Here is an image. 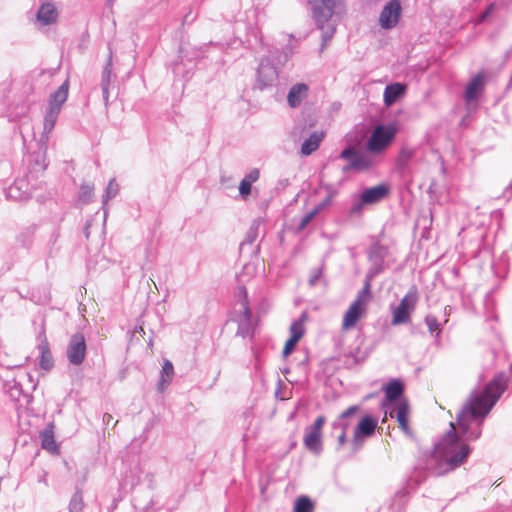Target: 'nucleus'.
I'll list each match as a JSON object with an SVG mask.
<instances>
[{"label":"nucleus","instance_id":"obj_13","mask_svg":"<svg viewBox=\"0 0 512 512\" xmlns=\"http://www.w3.org/2000/svg\"><path fill=\"white\" fill-rule=\"evenodd\" d=\"M40 343H39V350H40V367L45 370L49 371L54 366V359L52 352L50 350L49 342L46 337L45 332L40 333Z\"/></svg>","mask_w":512,"mask_h":512},{"label":"nucleus","instance_id":"obj_15","mask_svg":"<svg viewBox=\"0 0 512 512\" xmlns=\"http://www.w3.org/2000/svg\"><path fill=\"white\" fill-rule=\"evenodd\" d=\"M485 86L484 75L478 73L468 83L465 90V100L467 103L475 101Z\"/></svg>","mask_w":512,"mask_h":512},{"label":"nucleus","instance_id":"obj_24","mask_svg":"<svg viewBox=\"0 0 512 512\" xmlns=\"http://www.w3.org/2000/svg\"><path fill=\"white\" fill-rule=\"evenodd\" d=\"M260 172L258 169H253L249 172L248 175L242 179L239 184V193L243 199H246L251 193L252 183L256 182L259 179Z\"/></svg>","mask_w":512,"mask_h":512},{"label":"nucleus","instance_id":"obj_11","mask_svg":"<svg viewBox=\"0 0 512 512\" xmlns=\"http://www.w3.org/2000/svg\"><path fill=\"white\" fill-rule=\"evenodd\" d=\"M401 11V5L398 0L389 1L380 14V26L384 29H391L395 27L401 16Z\"/></svg>","mask_w":512,"mask_h":512},{"label":"nucleus","instance_id":"obj_1","mask_svg":"<svg viewBox=\"0 0 512 512\" xmlns=\"http://www.w3.org/2000/svg\"><path fill=\"white\" fill-rule=\"evenodd\" d=\"M506 389L503 377H494L485 387L483 392L471 396L467 410L473 418H484L501 397Z\"/></svg>","mask_w":512,"mask_h":512},{"label":"nucleus","instance_id":"obj_29","mask_svg":"<svg viewBox=\"0 0 512 512\" xmlns=\"http://www.w3.org/2000/svg\"><path fill=\"white\" fill-rule=\"evenodd\" d=\"M415 150L408 146H403L398 154L397 165L401 168L406 167L409 162L413 159Z\"/></svg>","mask_w":512,"mask_h":512},{"label":"nucleus","instance_id":"obj_16","mask_svg":"<svg viewBox=\"0 0 512 512\" xmlns=\"http://www.w3.org/2000/svg\"><path fill=\"white\" fill-rule=\"evenodd\" d=\"M410 407L406 400L401 401L396 407V419L399 428L408 436H412L409 426Z\"/></svg>","mask_w":512,"mask_h":512},{"label":"nucleus","instance_id":"obj_37","mask_svg":"<svg viewBox=\"0 0 512 512\" xmlns=\"http://www.w3.org/2000/svg\"><path fill=\"white\" fill-rule=\"evenodd\" d=\"M82 190H83V192H82L81 197H82L84 200L89 199V198H90V196H91L92 188H91V187H89V186H83V187H82Z\"/></svg>","mask_w":512,"mask_h":512},{"label":"nucleus","instance_id":"obj_20","mask_svg":"<svg viewBox=\"0 0 512 512\" xmlns=\"http://www.w3.org/2000/svg\"><path fill=\"white\" fill-rule=\"evenodd\" d=\"M377 427V420L372 418L371 416H365L361 419L359 424L357 425L354 436L358 437H370L374 434L375 429Z\"/></svg>","mask_w":512,"mask_h":512},{"label":"nucleus","instance_id":"obj_18","mask_svg":"<svg viewBox=\"0 0 512 512\" xmlns=\"http://www.w3.org/2000/svg\"><path fill=\"white\" fill-rule=\"evenodd\" d=\"M388 194V188L385 185H377L366 189L361 194V200L366 204H374L382 200Z\"/></svg>","mask_w":512,"mask_h":512},{"label":"nucleus","instance_id":"obj_39","mask_svg":"<svg viewBox=\"0 0 512 512\" xmlns=\"http://www.w3.org/2000/svg\"><path fill=\"white\" fill-rule=\"evenodd\" d=\"M481 434V430L480 428H477L476 431L472 432L469 436H468V440H476L479 438Z\"/></svg>","mask_w":512,"mask_h":512},{"label":"nucleus","instance_id":"obj_5","mask_svg":"<svg viewBox=\"0 0 512 512\" xmlns=\"http://www.w3.org/2000/svg\"><path fill=\"white\" fill-rule=\"evenodd\" d=\"M418 302V290L415 286L411 287L405 296L401 299L398 306L393 311L392 324L394 326L406 324L411 321V314L414 312Z\"/></svg>","mask_w":512,"mask_h":512},{"label":"nucleus","instance_id":"obj_30","mask_svg":"<svg viewBox=\"0 0 512 512\" xmlns=\"http://www.w3.org/2000/svg\"><path fill=\"white\" fill-rule=\"evenodd\" d=\"M425 323H426L428 330L431 334L436 333L437 336L440 334V332H441L440 323L436 316L431 315V314L427 315L425 317Z\"/></svg>","mask_w":512,"mask_h":512},{"label":"nucleus","instance_id":"obj_42","mask_svg":"<svg viewBox=\"0 0 512 512\" xmlns=\"http://www.w3.org/2000/svg\"><path fill=\"white\" fill-rule=\"evenodd\" d=\"M334 31H335V29L332 27V28L330 29V33H329V35L327 36V38L325 37V41H326L327 39H330V38L332 37V35H333Z\"/></svg>","mask_w":512,"mask_h":512},{"label":"nucleus","instance_id":"obj_41","mask_svg":"<svg viewBox=\"0 0 512 512\" xmlns=\"http://www.w3.org/2000/svg\"><path fill=\"white\" fill-rule=\"evenodd\" d=\"M459 427H460L462 433L465 434L467 432V427L462 422H459Z\"/></svg>","mask_w":512,"mask_h":512},{"label":"nucleus","instance_id":"obj_10","mask_svg":"<svg viewBox=\"0 0 512 512\" xmlns=\"http://www.w3.org/2000/svg\"><path fill=\"white\" fill-rule=\"evenodd\" d=\"M67 357L71 364L80 365L86 357V342L82 334H74L67 348Z\"/></svg>","mask_w":512,"mask_h":512},{"label":"nucleus","instance_id":"obj_25","mask_svg":"<svg viewBox=\"0 0 512 512\" xmlns=\"http://www.w3.org/2000/svg\"><path fill=\"white\" fill-rule=\"evenodd\" d=\"M404 391V386L400 380H391L384 387L385 397L388 401H394L398 399Z\"/></svg>","mask_w":512,"mask_h":512},{"label":"nucleus","instance_id":"obj_32","mask_svg":"<svg viewBox=\"0 0 512 512\" xmlns=\"http://www.w3.org/2000/svg\"><path fill=\"white\" fill-rule=\"evenodd\" d=\"M316 214H317V210H313V211H310L309 213H307L301 219V222L299 224V229L300 230L304 229L310 223V221L315 217Z\"/></svg>","mask_w":512,"mask_h":512},{"label":"nucleus","instance_id":"obj_23","mask_svg":"<svg viewBox=\"0 0 512 512\" xmlns=\"http://www.w3.org/2000/svg\"><path fill=\"white\" fill-rule=\"evenodd\" d=\"M58 17L57 10L55 6L51 3L43 4L37 13V19L44 25H49L54 23Z\"/></svg>","mask_w":512,"mask_h":512},{"label":"nucleus","instance_id":"obj_2","mask_svg":"<svg viewBox=\"0 0 512 512\" xmlns=\"http://www.w3.org/2000/svg\"><path fill=\"white\" fill-rule=\"evenodd\" d=\"M451 429L442 438L435 448V453L451 468L460 466L468 457L470 447L467 443L458 439L456 428L450 423Z\"/></svg>","mask_w":512,"mask_h":512},{"label":"nucleus","instance_id":"obj_17","mask_svg":"<svg viewBox=\"0 0 512 512\" xmlns=\"http://www.w3.org/2000/svg\"><path fill=\"white\" fill-rule=\"evenodd\" d=\"M309 91L308 85L297 83L291 87L287 95V101L291 108H296L307 97Z\"/></svg>","mask_w":512,"mask_h":512},{"label":"nucleus","instance_id":"obj_19","mask_svg":"<svg viewBox=\"0 0 512 512\" xmlns=\"http://www.w3.org/2000/svg\"><path fill=\"white\" fill-rule=\"evenodd\" d=\"M406 86L401 83L387 85L384 90V103L386 106L393 105L401 96L404 95Z\"/></svg>","mask_w":512,"mask_h":512},{"label":"nucleus","instance_id":"obj_9","mask_svg":"<svg viewBox=\"0 0 512 512\" xmlns=\"http://www.w3.org/2000/svg\"><path fill=\"white\" fill-rule=\"evenodd\" d=\"M307 321L308 314L306 312H303L300 318L290 325V337L286 340L283 348V356L285 358L288 357L295 350L297 344L305 335V325Z\"/></svg>","mask_w":512,"mask_h":512},{"label":"nucleus","instance_id":"obj_3","mask_svg":"<svg viewBox=\"0 0 512 512\" xmlns=\"http://www.w3.org/2000/svg\"><path fill=\"white\" fill-rule=\"evenodd\" d=\"M371 300V284L367 281L343 315L341 324L343 331L354 328L358 321L366 316Z\"/></svg>","mask_w":512,"mask_h":512},{"label":"nucleus","instance_id":"obj_40","mask_svg":"<svg viewBox=\"0 0 512 512\" xmlns=\"http://www.w3.org/2000/svg\"><path fill=\"white\" fill-rule=\"evenodd\" d=\"M346 442V432L343 431L339 436H338V443L340 446H343Z\"/></svg>","mask_w":512,"mask_h":512},{"label":"nucleus","instance_id":"obj_7","mask_svg":"<svg viewBox=\"0 0 512 512\" xmlns=\"http://www.w3.org/2000/svg\"><path fill=\"white\" fill-rule=\"evenodd\" d=\"M341 0H313L309 4L312 8V15L319 29H324L325 24L332 18L336 7Z\"/></svg>","mask_w":512,"mask_h":512},{"label":"nucleus","instance_id":"obj_33","mask_svg":"<svg viewBox=\"0 0 512 512\" xmlns=\"http://www.w3.org/2000/svg\"><path fill=\"white\" fill-rule=\"evenodd\" d=\"M364 205H366V203H363V201L360 199L359 202L355 203L351 207L350 214H352V215H359V214H361Z\"/></svg>","mask_w":512,"mask_h":512},{"label":"nucleus","instance_id":"obj_27","mask_svg":"<svg viewBox=\"0 0 512 512\" xmlns=\"http://www.w3.org/2000/svg\"><path fill=\"white\" fill-rule=\"evenodd\" d=\"M315 503L308 496H300L294 504V512H314Z\"/></svg>","mask_w":512,"mask_h":512},{"label":"nucleus","instance_id":"obj_14","mask_svg":"<svg viewBox=\"0 0 512 512\" xmlns=\"http://www.w3.org/2000/svg\"><path fill=\"white\" fill-rule=\"evenodd\" d=\"M41 447L52 455H59L60 449L54 437L53 424L48 425L40 434Z\"/></svg>","mask_w":512,"mask_h":512},{"label":"nucleus","instance_id":"obj_36","mask_svg":"<svg viewBox=\"0 0 512 512\" xmlns=\"http://www.w3.org/2000/svg\"><path fill=\"white\" fill-rule=\"evenodd\" d=\"M495 9V5L491 4L479 17V21H483L488 15H490Z\"/></svg>","mask_w":512,"mask_h":512},{"label":"nucleus","instance_id":"obj_22","mask_svg":"<svg viewBox=\"0 0 512 512\" xmlns=\"http://www.w3.org/2000/svg\"><path fill=\"white\" fill-rule=\"evenodd\" d=\"M323 139H324V133H322V132H314L313 134H311L309 136V138H307L302 143L301 154L303 156H308V155L312 154L313 152H315L319 148Z\"/></svg>","mask_w":512,"mask_h":512},{"label":"nucleus","instance_id":"obj_26","mask_svg":"<svg viewBox=\"0 0 512 512\" xmlns=\"http://www.w3.org/2000/svg\"><path fill=\"white\" fill-rule=\"evenodd\" d=\"M174 376V367L169 360H165L161 370L159 386L161 389L168 386Z\"/></svg>","mask_w":512,"mask_h":512},{"label":"nucleus","instance_id":"obj_38","mask_svg":"<svg viewBox=\"0 0 512 512\" xmlns=\"http://www.w3.org/2000/svg\"><path fill=\"white\" fill-rule=\"evenodd\" d=\"M103 421H104L107 425H109L110 423H112V425H113V426H115V425L117 424V421H114V420H113L112 415H111V414H108V413L104 414V416H103Z\"/></svg>","mask_w":512,"mask_h":512},{"label":"nucleus","instance_id":"obj_34","mask_svg":"<svg viewBox=\"0 0 512 512\" xmlns=\"http://www.w3.org/2000/svg\"><path fill=\"white\" fill-rule=\"evenodd\" d=\"M116 193H117V184L114 182V180H111L107 186V194L110 197V196H114Z\"/></svg>","mask_w":512,"mask_h":512},{"label":"nucleus","instance_id":"obj_21","mask_svg":"<svg viewBox=\"0 0 512 512\" xmlns=\"http://www.w3.org/2000/svg\"><path fill=\"white\" fill-rule=\"evenodd\" d=\"M69 92V80H66L50 97V108L60 111L66 102Z\"/></svg>","mask_w":512,"mask_h":512},{"label":"nucleus","instance_id":"obj_31","mask_svg":"<svg viewBox=\"0 0 512 512\" xmlns=\"http://www.w3.org/2000/svg\"><path fill=\"white\" fill-rule=\"evenodd\" d=\"M59 111L49 108V111L44 120V129L51 131L56 123Z\"/></svg>","mask_w":512,"mask_h":512},{"label":"nucleus","instance_id":"obj_35","mask_svg":"<svg viewBox=\"0 0 512 512\" xmlns=\"http://www.w3.org/2000/svg\"><path fill=\"white\" fill-rule=\"evenodd\" d=\"M358 411V406H350L348 409L343 411L340 415L341 418H347Z\"/></svg>","mask_w":512,"mask_h":512},{"label":"nucleus","instance_id":"obj_6","mask_svg":"<svg viewBox=\"0 0 512 512\" xmlns=\"http://www.w3.org/2000/svg\"><path fill=\"white\" fill-rule=\"evenodd\" d=\"M251 325V312L246 299L239 303V308L234 310L226 326L229 330L235 331L236 335L244 336L248 333Z\"/></svg>","mask_w":512,"mask_h":512},{"label":"nucleus","instance_id":"obj_4","mask_svg":"<svg viewBox=\"0 0 512 512\" xmlns=\"http://www.w3.org/2000/svg\"><path fill=\"white\" fill-rule=\"evenodd\" d=\"M398 132L395 124L378 125L366 142V149L372 154L383 153L393 142Z\"/></svg>","mask_w":512,"mask_h":512},{"label":"nucleus","instance_id":"obj_8","mask_svg":"<svg viewBox=\"0 0 512 512\" xmlns=\"http://www.w3.org/2000/svg\"><path fill=\"white\" fill-rule=\"evenodd\" d=\"M325 422V416L320 415L315 419L314 423L306 429L303 442L305 447L313 453L318 454L322 450V428Z\"/></svg>","mask_w":512,"mask_h":512},{"label":"nucleus","instance_id":"obj_28","mask_svg":"<svg viewBox=\"0 0 512 512\" xmlns=\"http://www.w3.org/2000/svg\"><path fill=\"white\" fill-rule=\"evenodd\" d=\"M111 73H112L111 63L108 62L103 69L102 83H101L103 98H104V102H105L106 106L108 104V98H109L108 88H109V84H110Z\"/></svg>","mask_w":512,"mask_h":512},{"label":"nucleus","instance_id":"obj_12","mask_svg":"<svg viewBox=\"0 0 512 512\" xmlns=\"http://www.w3.org/2000/svg\"><path fill=\"white\" fill-rule=\"evenodd\" d=\"M340 156H341V158L350 161V163L343 168L344 172H347L352 169L362 171V170H366V169L370 168V166H371L369 159L366 156L358 153L352 147L344 149L341 152Z\"/></svg>","mask_w":512,"mask_h":512}]
</instances>
